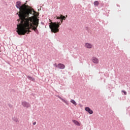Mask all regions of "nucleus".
<instances>
[{
    "label": "nucleus",
    "instance_id": "ddd939ff",
    "mask_svg": "<svg viewBox=\"0 0 130 130\" xmlns=\"http://www.w3.org/2000/svg\"><path fill=\"white\" fill-rule=\"evenodd\" d=\"M94 6H98L99 5V2L98 1H95L94 2Z\"/></svg>",
    "mask_w": 130,
    "mask_h": 130
},
{
    "label": "nucleus",
    "instance_id": "f257e3e1",
    "mask_svg": "<svg viewBox=\"0 0 130 130\" xmlns=\"http://www.w3.org/2000/svg\"><path fill=\"white\" fill-rule=\"evenodd\" d=\"M16 7L19 9V19L17 21H20V23L17 25V32L19 35H25V33L29 34L31 31L30 29H32L35 32L37 31V27L39 24V20L35 19L32 17L26 18L28 17L29 14H32V9H30V6L23 4L21 2L16 3Z\"/></svg>",
    "mask_w": 130,
    "mask_h": 130
},
{
    "label": "nucleus",
    "instance_id": "9b49d317",
    "mask_svg": "<svg viewBox=\"0 0 130 130\" xmlns=\"http://www.w3.org/2000/svg\"><path fill=\"white\" fill-rule=\"evenodd\" d=\"M70 102L71 103H72L73 104H74V105H75V106H76L77 105V103L76 102V101H75V100H71V101H70Z\"/></svg>",
    "mask_w": 130,
    "mask_h": 130
},
{
    "label": "nucleus",
    "instance_id": "9d476101",
    "mask_svg": "<svg viewBox=\"0 0 130 130\" xmlns=\"http://www.w3.org/2000/svg\"><path fill=\"white\" fill-rule=\"evenodd\" d=\"M57 97H58V98H59V99H60V100H61L63 102H64V103H66V104H68V102L67 101H66L64 99L61 98V97L57 95Z\"/></svg>",
    "mask_w": 130,
    "mask_h": 130
},
{
    "label": "nucleus",
    "instance_id": "f03ea898",
    "mask_svg": "<svg viewBox=\"0 0 130 130\" xmlns=\"http://www.w3.org/2000/svg\"><path fill=\"white\" fill-rule=\"evenodd\" d=\"M60 22H51L49 25V27L51 30V32L53 33H57V32H59V29L58 28H59V26L62 24V22H63V20L61 19Z\"/></svg>",
    "mask_w": 130,
    "mask_h": 130
},
{
    "label": "nucleus",
    "instance_id": "f3484780",
    "mask_svg": "<svg viewBox=\"0 0 130 130\" xmlns=\"http://www.w3.org/2000/svg\"><path fill=\"white\" fill-rule=\"evenodd\" d=\"M66 18H68V15H66Z\"/></svg>",
    "mask_w": 130,
    "mask_h": 130
},
{
    "label": "nucleus",
    "instance_id": "7ed1b4c3",
    "mask_svg": "<svg viewBox=\"0 0 130 130\" xmlns=\"http://www.w3.org/2000/svg\"><path fill=\"white\" fill-rule=\"evenodd\" d=\"M91 60L93 63L95 64H98L99 63V59L96 58V57H93L91 59Z\"/></svg>",
    "mask_w": 130,
    "mask_h": 130
},
{
    "label": "nucleus",
    "instance_id": "1a4fd4ad",
    "mask_svg": "<svg viewBox=\"0 0 130 130\" xmlns=\"http://www.w3.org/2000/svg\"><path fill=\"white\" fill-rule=\"evenodd\" d=\"M57 68H58L59 69H60L61 70H63V69L66 68V66L63 64L59 63L57 65Z\"/></svg>",
    "mask_w": 130,
    "mask_h": 130
},
{
    "label": "nucleus",
    "instance_id": "f8f14e48",
    "mask_svg": "<svg viewBox=\"0 0 130 130\" xmlns=\"http://www.w3.org/2000/svg\"><path fill=\"white\" fill-rule=\"evenodd\" d=\"M28 79H29V80H32V81H34L35 79H34V78H33V77H31L30 76H27Z\"/></svg>",
    "mask_w": 130,
    "mask_h": 130
},
{
    "label": "nucleus",
    "instance_id": "423d86ee",
    "mask_svg": "<svg viewBox=\"0 0 130 130\" xmlns=\"http://www.w3.org/2000/svg\"><path fill=\"white\" fill-rule=\"evenodd\" d=\"M85 110H86L89 114H93V111L90 109V108L86 107L85 108Z\"/></svg>",
    "mask_w": 130,
    "mask_h": 130
},
{
    "label": "nucleus",
    "instance_id": "4468645a",
    "mask_svg": "<svg viewBox=\"0 0 130 130\" xmlns=\"http://www.w3.org/2000/svg\"><path fill=\"white\" fill-rule=\"evenodd\" d=\"M122 92L123 93L124 95H126V91H125V90H122Z\"/></svg>",
    "mask_w": 130,
    "mask_h": 130
},
{
    "label": "nucleus",
    "instance_id": "dca6fc26",
    "mask_svg": "<svg viewBox=\"0 0 130 130\" xmlns=\"http://www.w3.org/2000/svg\"><path fill=\"white\" fill-rule=\"evenodd\" d=\"M33 124H34V125H35V124H36V122H34L33 123Z\"/></svg>",
    "mask_w": 130,
    "mask_h": 130
},
{
    "label": "nucleus",
    "instance_id": "a211bd4d",
    "mask_svg": "<svg viewBox=\"0 0 130 130\" xmlns=\"http://www.w3.org/2000/svg\"><path fill=\"white\" fill-rule=\"evenodd\" d=\"M50 22H51V20H50V19L49 20Z\"/></svg>",
    "mask_w": 130,
    "mask_h": 130
},
{
    "label": "nucleus",
    "instance_id": "20e7f679",
    "mask_svg": "<svg viewBox=\"0 0 130 130\" xmlns=\"http://www.w3.org/2000/svg\"><path fill=\"white\" fill-rule=\"evenodd\" d=\"M22 105L24 107H26V108H29V107H30V104L29 103H27V102H22Z\"/></svg>",
    "mask_w": 130,
    "mask_h": 130
},
{
    "label": "nucleus",
    "instance_id": "39448f33",
    "mask_svg": "<svg viewBox=\"0 0 130 130\" xmlns=\"http://www.w3.org/2000/svg\"><path fill=\"white\" fill-rule=\"evenodd\" d=\"M85 47H86V48H92V47H93V45H92L91 44H90L89 43H86L84 45Z\"/></svg>",
    "mask_w": 130,
    "mask_h": 130
},
{
    "label": "nucleus",
    "instance_id": "0eeeda50",
    "mask_svg": "<svg viewBox=\"0 0 130 130\" xmlns=\"http://www.w3.org/2000/svg\"><path fill=\"white\" fill-rule=\"evenodd\" d=\"M72 122L75 124V125H77V126H81V123L76 120H73Z\"/></svg>",
    "mask_w": 130,
    "mask_h": 130
},
{
    "label": "nucleus",
    "instance_id": "2eb2a0df",
    "mask_svg": "<svg viewBox=\"0 0 130 130\" xmlns=\"http://www.w3.org/2000/svg\"><path fill=\"white\" fill-rule=\"evenodd\" d=\"M54 67H56V68H57V64H56V63L54 64Z\"/></svg>",
    "mask_w": 130,
    "mask_h": 130
},
{
    "label": "nucleus",
    "instance_id": "6e6552de",
    "mask_svg": "<svg viewBox=\"0 0 130 130\" xmlns=\"http://www.w3.org/2000/svg\"><path fill=\"white\" fill-rule=\"evenodd\" d=\"M56 19L57 20H66L67 18L66 17V16H63L62 15H60V17H57Z\"/></svg>",
    "mask_w": 130,
    "mask_h": 130
}]
</instances>
